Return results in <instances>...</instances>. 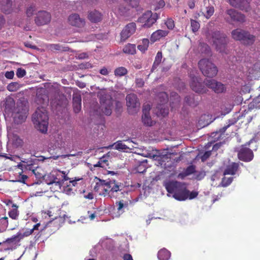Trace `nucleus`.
Segmentation results:
<instances>
[{"mask_svg": "<svg viewBox=\"0 0 260 260\" xmlns=\"http://www.w3.org/2000/svg\"><path fill=\"white\" fill-rule=\"evenodd\" d=\"M95 179L98 180L94 186L93 190L100 196L104 197L108 196L110 198H117V194L119 192L121 194L122 192L119 189V186L114 180H110L108 181L103 180L97 177Z\"/></svg>", "mask_w": 260, "mask_h": 260, "instance_id": "f257e3e1", "label": "nucleus"}, {"mask_svg": "<svg viewBox=\"0 0 260 260\" xmlns=\"http://www.w3.org/2000/svg\"><path fill=\"white\" fill-rule=\"evenodd\" d=\"M167 191L173 193V197L178 201H184L188 198L189 190L185 184L177 181H171L165 184Z\"/></svg>", "mask_w": 260, "mask_h": 260, "instance_id": "f03ea898", "label": "nucleus"}, {"mask_svg": "<svg viewBox=\"0 0 260 260\" xmlns=\"http://www.w3.org/2000/svg\"><path fill=\"white\" fill-rule=\"evenodd\" d=\"M32 121L36 127L42 133L47 131L48 125V115L45 108H38L32 115Z\"/></svg>", "mask_w": 260, "mask_h": 260, "instance_id": "7ed1b4c3", "label": "nucleus"}, {"mask_svg": "<svg viewBox=\"0 0 260 260\" xmlns=\"http://www.w3.org/2000/svg\"><path fill=\"white\" fill-rule=\"evenodd\" d=\"M231 35L234 40L240 42L242 44L246 46L252 45L256 40L255 36L250 34L249 31L240 28L232 30Z\"/></svg>", "mask_w": 260, "mask_h": 260, "instance_id": "20e7f679", "label": "nucleus"}, {"mask_svg": "<svg viewBox=\"0 0 260 260\" xmlns=\"http://www.w3.org/2000/svg\"><path fill=\"white\" fill-rule=\"evenodd\" d=\"M198 66L202 74L206 77L213 78L217 73V67L209 59L203 58L198 62Z\"/></svg>", "mask_w": 260, "mask_h": 260, "instance_id": "39448f33", "label": "nucleus"}, {"mask_svg": "<svg viewBox=\"0 0 260 260\" xmlns=\"http://www.w3.org/2000/svg\"><path fill=\"white\" fill-rule=\"evenodd\" d=\"M212 39L217 51L221 53H226L225 50L228 43L226 35L216 30L212 32Z\"/></svg>", "mask_w": 260, "mask_h": 260, "instance_id": "423d86ee", "label": "nucleus"}, {"mask_svg": "<svg viewBox=\"0 0 260 260\" xmlns=\"http://www.w3.org/2000/svg\"><path fill=\"white\" fill-rule=\"evenodd\" d=\"M190 87L193 91L200 94H206L209 92L205 80L202 81L200 78L191 74L190 75Z\"/></svg>", "mask_w": 260, "mask_h": 260, "instance_id": "0eeeda50", "label": "nucleus"}, {"mask_svg": "<svg viewBox=\"0 0 260 260\" xmlns=\"http://www.w3.org/2000/svg\"><path fill=\"white\" fill-rule=\"evenodd\" d=\"M28 112L27 106L22 103H17L13 112L15 122L19 124L24 122L27 116Z\"/></svg>", "mask_w": 260, "mask_h": 260, "instance_id": "6e6552de", "label": "nucleus"}, {"mask_svg": "<svg viewBox=\"0 0 260 260\" xmlns=\"http://www.w3.org/2000/svg\"><path fill=\"white\" fill-rule=\"evenodd\" d=\"M158 18L157 13L153 14L151 11H147L138 19V22L143 24L144 28H150L154 24Z\"/></svg>", "mask_w": 260, "mask_h": 260, "instance_id": "1a4fd4ad", "label": "nucleus"}, {"mask_svg": "<svg viewBox=\"0 0 260 260\" xmlns=\"http://www.w3.org/2000/svg\"><path fill=\"white\" fill-rule=\"evenodd\" d=\"M205 83L208 88L212 89L215 93L219 94L226 91L225 85L215 79H205Z\"/></svg>", "mask_w": 260, "mask_h": 260, "instance_id": "9d476101", "label": "nucleus"}, {"mask_svg": "<svg viewBox=\"0 0 260 260\" xmlns=\"http://www.w3.org/2000/svg\"><path fill=\"white\" fill-rule=\"evenodd\" d=\"M126 106L128 110L132 114L136 112L139 109L140 103L137 96L134 93H130L126 96Z\"/></svg>", "mask_w": 260, "mask_h": 260, "instance_id": "9b49d317", "label": "nucleus"}, {"mask_svg": "<svg viewBox=\"0 0 260 260\" xmlns=\"http://www.w3.org/2000/svg\"><path fill=\"white\" fill-rule=\"evenodd\" d=\"M50 176L54 178L55 181V186L56 190L60 189L62 183L65 181L69 180L70 178L67 176L65 172L58 170L53 171L50 173Z\"/></svg>", "mask_w": 260, "mask_h": 260, "instance_id": "f8f14e48", "label": "nucleus"}, {"mask_svg": "<svg viewBox=\"0 0 260 260\" xmlns=\"http://www.w3.org/2000/svg\"><path fill=\"white\" fill-rule=\"evenodd\" d=\"M19 242L16 235H13L12 237L7 239L2 242H0V246H1V250H12L16 248V244Z\"/></svg>", "mask_w": 260, "mask_h": 260, "instance_id": "ddd939ff", "label": "nucleus"}, {"mask_svg": "<svg viewBox=\"0 0 260 260\" xmlns=\"http://www.w3.org/2000/svg\"><path fill=\"white\" fill-rule=\"evenodd\" d=\"M136 30V24L134 22L127 24L120 33L121 41H125L134 34Z\"/></svg>", "mask_w": 260, "mask_h": 260, "instance_id": "4468645a", "label": "nucleus"}, {"mask_svg": "<svg viewBox=\"0 0 260 260\" xmlns=\"http://www.w3.org/2000/svg\"><path fill=\"white\" fill-rule=\"evenodd\" d=\"M50 20L51 15L48 12L45 11H41L38 13L35 21L37 25L41 26L48 23Z\"/></svg>", "mask_w": 260, "mask_h": 260, "instance_id": "2eb2a0df", "label": "nucleus"}, {"mask_svg": "<svg viewBox=\"0 0 260 260\" xmlns=\"http://www.w3.org/2000/svg\"><path fill=\"white\" fill-rule=\"evenodd\" d=\"M238 156L240 160L248 162L253 159V153L250 148L242 147L238 153Z\"/></svg>", "mask_w": 260, "mask_h": 260, "instance_id": "dca6fc26", "label": "nucleus"}, {"mask_svg": "<svg viewBox=\"0 0 260 260\" xmlns=\"http://www.w3.org/2000/svg\"><path fill=\"white\" fill-rule=\"evenodd\" d=\"M101 110L102 112L107 116H109L112 113V107L113 105L111 98L108 99H101Z\"/></svg>", "mask_w": 260, "mask_h": 260, "instance_id": "f3484780", "label": "nucleus"}, {"mask_svg": "<svg viewBox=\"0 0 260 260\" xmlns=\"http://www.w3.org/2000/svg\"><path fill=\"white\" fill-rule=\"evenodd\" d=\"M158 96L159 98H162V100L160 101V102L162 103V104L158 106L157 108L158 110H159V114H160L162 116L165 117L167 116L169 113V109L167 108H166L164 105V104L168 102V96L166 92L159 93Z\"/></svg>", "mask_w": 260, "mask_h": 260, "instance_id": "a211bd4d", "label": "nucleus"}, {"mask_svg": "<svg viewBox=\"0 0 260 260\" xmlns=\"http://www.w3.org/2000/svg\"><path fill=\"white\" fill-rule=\"evenodd\" d=\"M229 2L232 7L245 11H248L250 8L248 0H229Z\"/></svg>", "mask_w": 260, "mask_h": 260, "instance_id": "6ab92c4d", "label": "nucleus"}, {"mask_svg": "<svg viewBox=\"0 0 260 260\" xmlns=\"http://www.w3.org/2000/svg\"><path fill=\"white\" fill-rule=\"evenodd\" d=\"M226 13L230 17L233 21L242 23L245 20L244 15L234 9H231L228 10L226 11Z\"/></svg>", "mask_w": 260, "mask_h": 260, "instance_id": "aec40b11", "label": "nucleus"}, {"mask_svg": "<svg viewBox=\"0 0 260 260\" xmlns=\"http://www.w3.org/2000/svg\"><path fill=\"white\" fill-rule=\"evenodd\" d=\"M68 21L71 25L78 27H83L85 24L84 19L80 18L78 14L70 15L68 18Z\"/></svg>", "mask_w": 260, "mask_h": 260, "instance_id": "412c9836", "label": "nucleus"}, {"mask_svg": "<svg viewBox=\"0 0 260 260\" xmlns=\"http://www.w3.org/2000/svg\"><path fill=\"white\" fill-rule=\"evenodd\" d=\"M81 95L78 92H74L73 94V107L76 113H79L81 109Z\"/></svg>", "mask_w": 260, "mask_h": 260, "instance_id": "4be33fe9", "label": "nucleus"}, {"mask_svg": "<svg viewBox=\"0 0 260 260\" xmlns=\"http://www.w3.org/2000/svg\"><path fill=\"white\" fill-rule=\"evenodd\" d=\"M169 34V31L166 30L158 29L153 32L150 37V41L154 43L160 40L161 38H165Z\"/></svg>", "mask_w": 260, "mask_h": 260, "instance_id": "5701e85b", "label": "nucleus"}, {"mask_svg": "<svg viewBox=\"0 0 260 260\" xmlns=\"http://www.w3.org/2000/svg\"><path fill=\"white\" fill-rule=\"evenodd\" d=\"M239 165L237 162H232L228 165L224 171L223 175H234L236 174V172L239 169Z\"/></svg>", "mask_w": 260, "mask_h": 260, "instance_id": "b1692460", "label": "nucleus"}, {"mask_svg": "<svg viewBox=\"0 0 260 260\" xmlns=\"http://www.w3.org/2000/svg\"><path fill=\"white\" fill-rule=\"evenodd\" d=\"M196 172V167L193 165H190L187 167L183 171L179 173L177 178L181 179H184L186 176L193 174Z\"/></svg>", "mask_w": 260, "mask_h": 260, "instance_id": "393cba45", "label": "nucleus"}, {"mask_svg": "<svg viewBox=\"0 0 260 260\" xmlns=\"http://www.w3.org/2000/svg\"><path fill=\"white\" fill-rule=\"evenodd\" d=\"M114 147V149L118 151L125 150L129 149V148L125 144L122 143L121 141H117L112 145H110L105 148L107 149H111Z\"/></svg>", "mask_w": 260, "mask_h": 260, "instance_id": "a878e982", "label": "nucleus"}, {"mask_svg": "<svg viewBox=\"0 0 260 260\" xmlns=\"http://www.w3.org/2000/svg\"><path fill=\"white\" fill-rule=\"evenodd\" d=\"M88 18L92 22L96 23L101 20L102 15L96 10H94L89 13Z\"/></svg>", "mask_w": 260, "mask_h": 260, "instance_id": "bb28decb", "label": "nucleus"}, {"mask_svg": "<svg viewBox=\"0 0 260 260\" xmlns=\"http://www.w3.org/2000/svg\"><path fill=\"white\" fill-rule=\"evenodd\" d=\"M49 48L52 51L67 52L70 50V48L68 46H63L59 44H50L49 45Z\"/></svg>", "mask_w": 260, "mask_h": 260, "instance_id": "cd10ccee", "label": "nucleus"}, {"mask_svg": "<svg viewBox=\"0 0 260 260\" xmlns=\"http://www.w3.org/2000/svg\"><path fill=\"white\" fill-rule=\"evenodd\" d=\"M170 256L171 252L165 248L158 251L157 257L159 260H168Z\"/></svg>", "mask_w": 260, "mask_h": 260, "instance_id": "c85d7f7f", "label": "nucleus"}, {"mask_svg": "<svg viewBox=\"0 0 260 260\" xmlns=\"http://www.w3.org/2000/svg\"><path fill=\"white\" fill-rule=\"evenodd\" d=\"M115 205L117 207L118 212L120 213H123L124 212V209L128 208V203L127 201H124L121 200L119 201L116 202Z\"/></svg>", "mask_w": 260, "mask_h": 260, "instance_id": "c756f323", "label": "nucleus"}, {"mask_svg": "<svg viewBox=\"0 0 260 260\" xmlns=\"http://www.w3.org/2000/svg\"><path fill=\"white\" fill-rule=\"evenodd\" d=\"M12 209L9 211L8 215L12 219L17 220L19 216L18 206L16 204H13Z\"/></svg>", "mask_w": 260, "mask_h": 260, "instance_id": "7c9ffc66", "label": "nucleus"}, {"mask_svg": "<svg viewBox=\"0 0 260 260\" xmlns=\"http://www.w3.org/2000/svg\"><path fill=\"white\" fill-rule=\"evenodd\" d=\"M214 12V8L212 6L206 7L205 9L202 10V14L207 19L210 18L213 15Z\"/></svg>", "mask_w": 260, "mask_h": 260, "instance_id": "2f4dec72", "label": "nucleus"}, {"mask_svg": "<svg viewBox=\"0 0 260 260\" xmlns=\"http://www.w3.org/2000/svg\"><path fill=\"white\" fill-rule=\"evenodd\" d=\"M162 57V52L161 51H158L155 56V60L152 67L151 71L155 70L159 66L161 61Z\"/></svg>", "mask_w": 260, "mask_h": 260, "instance_id": "473e14b6", "label": "nucleus"}, {"mask_svg": "<svg viewBox=\"0 0 260 260\" xmlns=\"http://www.w3.org/2000/svg\"><path fill=\"white\" fill-rule=\"evenodd\" d=\"M123 51L126 54H134L136 53V46L134 44H128L124 47Z\"/></svg>", "mask_w": 260, "mask_h": 260, "instance_id": "72a5a7b5", "label": "nucleus"}, {"mask_svg": "<svg viewBox=\"0 0 260 260\" xmlns=\"http://www.w3.org/2000/svg\"><path fill=\"white\" fill-rule=\"evenodd\" d=\"M21 87L20 85L17 82H13L9 83L7 86V89L11 92H15L17 91Z\"/></svg>", "mask_w": 260, "mask_h": 260, "instance_id": "f704fd0d", "label": "nucleus"}, {"mask_svg": "<svg viewBox=\"0 0 260 260\" xmlns=\"http://www.w3.org/2000/svg\"><path fill=\"white\" fill-rule=\"evenodd\" d=\"M143 123L147 126H152L153 125V121L150 116V114H143L142 116Z\"/></svg>", "mask_w": 260, "mask_h": 260, "instance_id": "c9c22d12", "label": "nucleus"}, {"mask_svg": "<svg viewBox=\"0 0 260 260\" xmlns=\"http://www.w3.org/2000/svg\"><path fill=\"white\" fill-rule=\"evenodd\" d=\"M15 105V101L14 99L8 96L5 99V108L8 110H11Z\"/></svg>", "mask_w": 260, "mask_h": 260, "instance_id": "e433bc0d", "label": "nucleus"}, {"mask_svg": "<svg viewBox=\"0 0 260 260\" xmlns=\"http://www.w3.org/2000/svg\"><path fill=\"white\" fill-rule=\"evenodd\" d=\"M127 69L123 67H119L116 68L114 71V75L116 76H123L127 74Z\"/></svg>", "mask_w": 260, "mask_h": 260, "instance_id": "4c0bfd02", "label": "nucleus"}, {"mask_svg": "<svg viewBox=\"0 0 260 260\" xmlns=\"http://www.w3.org/2000/svg\"><path fill=\"white\" fill-rule=\"evenodd\" d=\"M4 3H6V8L5 6H4V7L2 8V9L4 11H5V13H9L11 10V8L12 5V2L11 0H3L2 4L3 5Z\"/></svg>", "mask_w": 260, "mask_h": 260, "instance_id": "58836bf2", "label": "nucleus"}, {"mask_svg": "<svg viewBox=\"0 0 260 260\" xmlns=\"http://www.w3.org/2000/svg\"><path fill=\"white\" fill-rule=\"evenodd\" d=\"M33 233V230L27 229L23 233H18L16 235L19 241L25 237H27Z\"/></svg>", "mask_w": 260, "mask_h": 260, "instance_id": "ea45409f", "label": "nucleus"}, {"mask_svg": "<svg viewBox=\"0 0 260 260\" xmlns=\"http://www.w3.org/2000/svg\"><path fill=\"white\" fill-rule=\"evenodd\" d=\"M233 177H224L222 178L221 182V185L222 187H226L229 186L233 181Z\"/></svg>", "mask_w": 260, "mask_h": 260, "instance_id": "a19ab883", "label": "nucleus"}, {"mask_svg": "<svg viewBox=\"0 0 260 260\" xmlns=\"http://www.w3.org/2000/svg\"><path fill=\"white\" fill-rule=\"evenodd\" d=\"M190 23L192 31L194 32L197 31L200 27L199 22L191 19H190Z\"/></svg>", "mask_w": 260, "mask_h": 260, "instance_id": "79ce46f5", "label": "nucleus"}, {"mask_svg": "<svg viewBox=\"0 0 260 260\" xmlns=\"http://www.w3.org/2000/svg\"><path fill=\"white\" fill-rule=\"evenodd\" d=\"M237 120L235 119H232L229 120V124H228L227 125H225L223 126L222 128H221L219 131V136L218 138L221 136V135L225 132V131L226 130V129L230 127L231 125L234 124L236 122Z\"/></svg>", "mask_w": 260, "mask_h": 260, "instance_id": "37998d69", "label": "nucleus"}, {"mask_svg": "<svg viewBox=\"0 0 260 260\" xmlns=\"http://www.w3.org/2000/svg\"><path fill=\"white\" fill-rule=\"evenodd\" d=\"M165 24L169 29H173L175 27L174 21L171 18H168L165 22Z\"/></svg>", "mask_w": 260, "mask_h": 260, "instance_id": "c03bdc74", "label": "nucleus"}, {"mask_svg": "<svg viewBox=\"0 0 260 260\" xmlns=\"http://www.w3.org/2000/svg\"><path fill=\"white\" fill-rule=\"evenodd\" d=\"M26 73V71L21 68H18L16 71V76L19 78H21L25 76Z\"/></svg>", "mask_w": 260, "mask_h": 260, "instance_id": "a18cd8bd", "label": "nucleus"}, {"mask_svg": "<svg viewBox=\"0 0 260 260\" xmlns=\"http://www.w3.org/2000/svg\"><path fill=\"white\" fill-rule=\"evenodd\" d=\"M0 222L2 224V228L6 229L8 227L9 223H8V218L7 216H5L0 218Z\"/></svg>", "mask_w": 260, "mask_h": 260, "instance_id": "49530a36", "label": "nucleus"}, {"mask_svg": "<svg viewBox=\"0 0 260 260\" xmlns=\"http://www.w3.org/2000/svg\"><path fill=\"white\" fill-rule=\"evenodd\" d=\"M46 182L48 185H55V181L54 180V178L50 176V173L47 175L46 178L45 179Z\"/></svg>", "mask_w": 260, "mask_h": 260, "instance_id": "de8ad7c7", "label": "nucleus"}, {"mask_svg": "<svg viewBox=\"0 0 260 260\" xmlns=\"http://www.w3.org/2000/svg\"><path fill=\"white\" fill-rule=\"evenodd\" d=\"M125 2L127 3L132 7H136L139 5L138 0H124Z\"/></svg>", "mask_w": 260, "mask_h": 260, "instance_id": "09e8293b", "label": "nucleus"}, {"mask_svg": "<svg viewBox=\"0 0 260 260\" xmlns=\"http://www.w3.org/2000/svg\"><path fill=\"white\" fill-rule=\"evenodd\" d=\"M165 5V3L164 0H159L156 4L154 10L156 11L159 9L162 8Z\"/></svg>", "mask_w": 260, "mask_h": 260, "instance_id": "8fccbe9b", "label": "nucleus"}, {"mask_svg": "<svg viewBox=\"0 0 260 260\" xmlns=\"http://www.w3.org/2000/svg\"><path fill=\"white\" fill-rule=\"evenodd\" d=\"M171 100L174 98L175 103H179L180 102V96L176 92H172L170 96Z\"/></svg>", "mask_w": 260, "mask_h": 260, "instance_id": "3c124183", "label": "nucleus"}, {"mask_svg": "<svg viewBox=\"0 0 260 260\" xmlns=\"http://www.w3.org/2000/svg\"><path fill=\"white\" fill-rule=\"evenodd\" d=\"M184 101L189 106H191L193 104V98L191 95L185 96Z\"/></svg>", "mask_w": 260, "mask_h": 260, "instance_id": "603ef678", "label": "nucleus"}, {"mask_svg": "<svg viewBox=\"0 0 260 260\" xmlns=\"http://www.w3.org/2000/svg\"><path fill=\"white\" fill-rule=\"evenodd\" d=\"M211 155V151H206L202 155L201 159L203 161L206 160Z\"/></svg>", "mask_w": 260, "mask_h": 260, "instance_id": "864d4df0", "label": "nucleus"}, {"mask_svg": "<svg viewBox=\"0 0 260 260\" xmlns=\"http://www.w3.org/2000/svg\"><path fill=\"white\" fill-rule=\"evenodd\" d=\"M35 11V7L32 6H30L26 10V14L28 17H30L33 15L34 12Z\"/></svg>", "mask_w": 260, "mask_h": 260, "instance_id": "5fc2aeb1", "label": "nucleus"}, {"mask_svg": "<svg viewBox=\"0 0 260 260\" xmlns=\"http://www.w3.org/2000/svg\"><path fill=\"white\" fill-rule=\"evenodd\" d=\"M5 77L9 79H12L14 76V72L13 71H7L6 72Z\"/></svg>", "mask_w": 260, "mask_h": 260, "instance_id": "6e6d98bb", "label": "nucleus"}, {"mask_svg": "<svg viewBox=\"0 0 260 260\" xmlns=\"http://www.w3.org/2000/svg\"><path fill=\"white\" fill-rule=\"evenodd\" d=\"M151 108L149 105L147 104L143 106V114H150L149 111L150 110Z\"/></svg>", "mask_w": 260, "mask_h": 260, "instance_id": "4d7b16f0", "label": "nucleus"}, {"mask_svg": "<svg viewBox=\"0 0 260 260\" xmlns=\"http://www.w3.org/2000/svg\"><path fill=\"white\" fill-rule=\"evenodd\" d=\"M136 83L138 87H141L144 85V82L142 79H137Z\"/></svg>", "mask_w": 260, "mask_h": 260, "instance_id": "13d9d810", "label": "nucleus"}, {"mask_svg": "<svg viewBox=\"0 0 260 260\" xmlns=\"http://www.w3.org/2000/svg\"><path fill=\"white\" fill-rule=\"evenodd\" d=\"M187 5L190 9H193L195 7V1L194 0H188Z\"/></svg>", "mask_w": 260, "mask_h": 260, "instance_id": "bf43d9fd", "label": "nucleus"}, {"mask_svg": "<svg viewBox=\"0 0 260 260\" xmlns=\"http://www.w3.org/2000/svg\"><path fill=\"white\" fill-rule=\"evenodd\" d=\"M198 194V192L192 191V192H190L189 191L188 198L189 199H193L195 198L196 197H197Z\"/></svg>", "mask_w": 260, "mask_h": 260, "instance_id": "052dcab7", "label": "nucleus"}, {"mask_svg": "<svg viewBox=\"0 0 260 260\" xmlns=\"http://www.w3.org/2000/svg\"><path fill=\"white\" fill-rule=\"evenodd\" d=\"M100 73L101 74L103 75H108L109 74V71H108L107 69L105 67L101 69L100 71Z\"/></svg>", "mask_w": 260, "mask_h": 260, "instance_id": "680f3d73", "label": "nucleus"}, {"mask_svg": "<svg viewBox=\"0 0 260 260\" xmlns=\"http://www.w3.org/2000/svg\"><path fill=\"white\" fill-rule=\"evenodd\" d=\"M149 44V40L148 39H143L142 41V44L143 46L148 48Z\"/></svg>", "mask_w": 260, "mask_h": 260, "instance_id": "e2e57ef3", "label": "nucleus"}, {"mask_svg": "<svg viewBox=\"0 0 260 260\" xmlns=\"http://www.w3.org/2000/svg\"><path fill=\"white\" fill-rule=\"evenodd\" d=\"M123 258L124 260H133L132 256L129 254H125Z\"/></svg>", "mask_w": 260, "mask_h": 260, "instance_id": "0e129e2a", "label": "nucleus"}, {"mask_svg": "<svg viewBox=\"0 0 260 260\" xmlns=\"http://www.w3.org/2000/svg\"><path fill=\"white\" fill-rule=\"evenodd\" d=\"M221 143H216L214 144L212 147V150L213 151H216L221 146Z\"/></svg>", "mask_w": 260, "mask_h": 260, "instance_id": "69168bd1", "label": "nucleus"}, {"mask_svg": "<svg viewBox=\"0 0 260 260\" xmlns=\"http://www.w3.org/2000/svg\"><path fill=\"white\" fill-rule=\"evenodd\" d=\"M138 48L139 50H140L142 52H145V51H146L148 49L147 47L143 46L142 45H139L138 46Z\"/></svg>", "mask_w": 260, "mask_h": 260, "instance_id": "338daca9", "label": "nucleus"}, {"mask_svg": "<svg viewBox=\"0 0 260 260\" xmlns=\"http://www.w3.org/2000/svg\"><path fill=\"white\" fill-rule=\"evenodd\" d=\"M100 160L102 162V165H106V166H108V160L105 159L104 157L101 158Z\"/></svg>", "mask_w": 260, "mask_h": 260, "instance_id": "774afa93", "label": "nucleus"}]
</instances>
